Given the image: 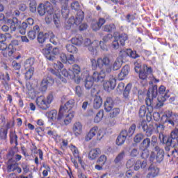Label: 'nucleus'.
I'll list each match as a JSON object with an SVG mask.
<instances>
[{
    "label": "nucleus",
    "instance_id": "obj_1",
    "mask_svg": "<svg viewBox=\"0 0 178 178\" xmlns=\"http://www.w3.org/2000/svg\"><path fill=\"white\" fill-rule=\"evenodd\" d=\"M168 92L169 90H166V87L163 85L159 88V93L158 86L154 85L149 88L147 93V98L145 99L147 106L159 109V108L163 106V102H165L170 97Z\"/></svg>",
    "mask_w": 178,
    "mask_h": 178
},
{
    "label": "nucleus",
    "instance_id": "obj_2",
    "mask_svg": "<svg viewBox=\"0 0 178 178\" xmlns=\"http://www.w3.org/2000/svg\"><path fill=\"white\" fill-rule=\"evenodd\" d=\"M75 105L76 100L71 99L63 106H60L58 111V120H62V119H64L63 122L65 126L70 124L72 123V120H73V118H74V112L71 111L74 108Z\"/></svg>",
    "mask_w": 178,
    "mask_h": 178
},
{
    "label": "nucleus",
    "instance_id": "obj_3",
    "mask_svg": "<svg viewBox=\"0 0 178 178\" xmlns=\"http://www.w3.org/2000/svg\"><path fill=\"white\" fill-rule=\"evenodd\" d=\"M91 66L92 70H97V69H104L106 67V70H102L101 72L104 73H111L112 72V67L109 65L111 63V60L107 57L104 56L103 58H98L97 60L95 58L90 59Z\"/></svg>",
    "mask_w": 178,
    "mask_h": 178
},
{
    "label": "nucleus",
    "instance_id": "obj_4",
    "mask_svg": "<svg viewBox=\"0 0 178 178\" xmlns=\"http://www.w3.org/2000/svg\"><path fill=\"white\" fill-rule=\"evenodd\" d=\"M106 74L104 72H94L92 76L88 75L84 80V86L86 90H91L94 83H102L105 80Z\"/></svg>",
    "mask_w": 178,
    "mask_h": 178
},
{
    "label": "nucleus",
    "instance_id": "obj_5",
    "mask_svg": "<svg viewBox=\"0 0 178 178\" xmlns=\"http://www.w3.org/2000/svg\"><path fill=\"white\" fill-rule=\"evenodd\" d=\"M71 9L76 10L77 13L76 18H74V17L69 18L67 21L69 26H73V24L79 26L81 24L82 22L84 20V12L80 9V3L79 1H74L71 4Z\"/></svg>",
    "mask_w": 178,
    "mask_h": 178
},
{
    "label": "nucleus",
    "instance_id": "obj_6",
    "mask_svg": "<svg viewBox=\"0 0 178 178\" xmlns=\"http://www.w3.org/2000/svg\"><path fill=\"white\" fill-rule=\"evenodd\" d=\"M54 101V92L48 94L47 97L44 96H39L36 98L35 102L38 108L42 111H47L51 106V104Z\"/></svg>",
    "mask_w": 178,
    "mask_h": 178
},
{
    "label": "nucleus",
    "instance_id": "obj_7",
    "mask_svg": "<svg viewBox=\"0 0 178 178\" xmlns=\"http://www.w3.org/2000/svg\"><path fill=\"white\" fill-rule=\"evenodd\" d=\"M136 129V124H132L128 131L127 130H122L116 139L117 145H123V144H124V141L127 140V137L130 138L133 134H134Z\"/></svg>",
    "mask_w": 178,
    "mask_h": 178
},
{
    "label": "nucleus",
    "instance_id": "obj_8",
    "mask_svg": "<svg viewBox=\"0 0 178 178\" xmlns=\"http://www.w3.org/2000/svg\"><path fill=\"white\" fill-rule=\"evenodd\" d=\"M42 54L50 62H54L56 59V55L59 54V49L54 47L52 49V44H47L46 47L42 49Z\"/></svg>",
    "mask_w": 178,
    "mask_h": 178
},
{
    "label": "nucleus",
    "instance_id": "obj_9",
    "mask_svg": "<svg viewBox=\"0 0 178 178\" xmlns=\"http://www.w3.org/2000/svg\"><path fill=\"white\" fill-rule=\"evenodd\" d=\"M135 65V72L136 73H139V79L143 80V81H147V79H148V76L152 74V67H148V65H145L143 66V69H141V65L137 63H134Z\"/></svg>",
    "mask_w": 178,
    "mask_h": 178
},
{
    "label": "nucleus",
    "instance_id": "obj_10",
    "mask_svg": "<svg viewBox=\"0 0 178 178\" xmlns=\"http://www.w3.org/2000/svg\"><path fill=\"white\" fill-rule=\"evenodd\" d=\"M13 45H19V42L17 40H13L10 44H6L5 42H0V51H1V55L4 58H8V56H12L13 52H15V48Z\"/></svg>",
    "mask_w": 178,
    "mask_h": 178
},
{
    "label": "nucleus",
    "instance_id": "obj_11",
    "mask_svg": "<svg viewBox=\"0 0 178 178\" xmlns=\"http://www.w3.org/2000/svg\"><path fill=\"white\" fill-rule=\"evenodd\" d=\"M47 38H49V41L51 44H54V45L58 44V42H56V37H55V35H54V33L52 32H49L48 33L40 32L38 35V42L40 44H44V42L47 41Z\"/></svg>",
    "mask_w": 178,
    "mask_h": 178
},
{
    "label": "nucleus",
    "instance_id": "obj_12",
    "mask_svg": "<svg viewBox=\"0 0 178 178\" xmlns=\"http://www.w3.org/2000/svg\"><path fill=\"white\" fill-rule=\"evenodd\" d=\"M155 107H151L150 106H141L139 109V116L140 118H145L146 116V120L147 122H151L152 120V109Z\"/></svg>",
    "mask_w": 178,
    "mask_h": 178
},
{
    "label": "nucleus",
    "instance_id": "obj_13",
    "mask_svg": "<svg viewBox=\"0 0 178 178\" xmlns=\"http://www.w3.org/2000/svg\"><path fill=\"white\" fill-rule=\"evenodd\" d=\"M83 47H86L94 56L98 55V43L97 41H91V39L86 38L83 41Z\"/></svg>",
    "mask_w": 178,
    "mask_h": 178
},
{
    "label": "nucleus",
    "instance_id": "obj_14",
    "mask_svg": "<svg viewBox=\"0 0 178 178\" xmlns=\"http://www.w3.org/2000/svg\"><path fill=\"white\" fill-rule=\"evenodd\" d=\"M54 70L52 68H50L49 70V72L51 74L58 77L60 80H62L63 81H65V79L62 77V75L60 74V72L62 71V69H63V64L60 61H58L57 63L54 64Z\"/></svg>",
    "mask_w": 178,
    "mask_h": 178
},
{
    "label": "nucleus",
    "instance_id": "obj_15",
    "mask_svg": "<svg viewBox=\"0 0 178 178\" xmlns=\"http://www.w3.org/2000/svg\"><path fill=\"white\" fill-rule=\"evenodd\" d=\"M140 127H142L143 131L145 132V135L147 137H151V136H152V133L155 130L154 125L151 124L148 125L145 120H143L139 122L138 128L140 129Z\"/></svg>",
    "mask_w": 178,
    "mask_h": 178
},
{
    "label": "nucleus",
    "instance_id": "obj_16",
    "mask_svg": "<svg viewBox=\"0 0 178 178\" xmlns=\"http://www.w3.org/2000/svg\"><path fill=\"white\" fill-rule=\"evenodd\" d=\"M127 56L131 58L132 59H137V58H140V55L137 54V51H133L131 49L121 50L120 51V57L118 58H121V59H123V58H127Z\"/></svg>",
    "mask_w": 178,
    "mask_h": 178
},
{
    "label": "nucleus",
    "instance_id": "obj_17",
    "mask_svg": "<svg viewBox=\"0 0 178 178\" xmlns=\"http://www.w3.org/2000/svg\"><path fill=\"white\" fill-rule=\"evenodd\" d=\"M15 170H17L19 174L22 173V168L19 167V163L13 158L9 159L7 163V171L10 173Z\"/></svg>",
    "mask_w": 178,
    "mask_h": 178
},
{
    "label": "nucleus",
    "instance_id": "obj_18",
    "mask_svg": "<svg viewBox=\"0 0 178 178\" xmlns=\"http://www.w3.org/2000/svg\"><path fill=\"white\" fill-rule=\"evenodd\" d=\"M114 39L117 40L120 42V45L124 47L126 45V41L129 40V35L125 33H119L118 32L114 33Z\"/></svg>",
    "mask_w": 178,
    "mask_h": 178
},
{
    "label": "nucleus",
    "instance_id": "obj_19",
    "mask_svg": "<svg viewBox=\"0 0 178 178\" xmlns=\"http://www.w3.org/2000/svg\"><path fill=\"white\" fill-rule=\"evenodd\" d=\"M54 83H55V81H54V79L49 76H47V78L43 79L40 84L41 91L42 92H45V91L48 90V86H53Z\"/></svg>",
    "mask_w": 178,
    "mask_h": 178
},
{
    "label": "nucleus",
    "instance_id": "obj_20",
    "mask_svg": "<svg viewBox=\"0 0 178 178\" xmlns=\"http://www.w3.org/2000/svg\"><path fill=\"white\" fill-rule=\"evenodd\" d=\"M159 140L161 143L165 144L166 146L165 147V151H170V147H172V138H169L168 136H165L162 134H159Z\"/></svg>",
    "mask_w": 178,
    "mask_h": 178
},
{
    "label": "nucleus",
    "instance_id": "obj_21",
    "mask_svg": "<svg viewBox=\"0 0 178 178\" xmlns=\"http://www.w3.org/2000/svg\"><path fill=\"white\" fill-rule=\"evenodd\" d=\"M97 134V137L101 136V134L98 133V127L95 126L90 129L89 132L85 136L86 141H91L94 137Z\"/></svg>",
    "mask_w": 178,
    "mask_h": 178
},
{
    "label": "nucleus",
    "instance_id": "obj_22",
    "mask_svg": "<svg viewBox=\"0 0 178 178\" xmlns=\"http://www.w3.org/2000/svg\"><path fill=\"white\" fill-rule=\"evenodd\" d=\"M103 87L105 91H111V90H114L116 87V79L113 78L108 81H105L103 83Z\"/></svg>",
    "mask_w": 178,
    "mask_h": 178
},
{
    "label": "nucleus",
    "instance_id": "obj_23",
    "mask_svg": "<svg viewBox=\"0 0 178 178\" xmlns=\"http://www.w3.org/2000/svg\"><path fill=\"white\" fill-rule=\"evenodd\" d=\"M69 148L70 151H72L74 157L78 159V162L80 163V165H83V159H81V157L80 156V152H79V149H77V147L71 144L69 146Z\"/></svg>",
    "mask_w": 178,
    "mask_h": 178
},
{
    "label": "nucleus",
    "instance_id": "obj_24",
    "mask_svg": "<svg viewBox=\"0 0 178 178\" xmlns=\"http://www.w3.org/2000/svg\"><path fill=\"white\" fill-rule=\"evenodd\" d=\"M38 33H40V26L35 25L33 30L28 32V38H29V40H31V41H33V40H35V38L37 37V34H38Z\"/></svg>",
    "mask_w": 178,
    "mask_h": 178
},
{
    "label": "nucleus",
    "instance_id": "obj_25",
    "mask_svg": "<svg viewBox=\"0 0 178 178\" xmlns=\"http://www.w3.org/2000/svg\"><path fill=\"white\" fill-rule=\"evenodd\" d=\"M72 131L75 136H80V134L83 133V125L81 124V122H74L72 127Z\"/></svg>",
    "mask_w": 178,
    "mask_h": 178
},
{
    "label": "nucleus",
    "instance_id": "obj_26",
    "mask_svg": "<svg viewBox=\"0 0 178 178\" xmlns=\"http://www.w3.org/2000/svg\"><path fill=\"white\" fill-rule=\"evenodd\" d=\"M101 155V149L97 147L95 149H92L88 154V158L90 161H94V159H97L98 156Z\"/></svg>",
    "mask_w": 178,
    "mask_h": 178
},
{
    "label": "nucleus",
    "instance_id": "obj_27",
    "mask_svg": "<svg viewBox=\"0 0 178 178\" xmlns=\"http://www.w3.org/2000/svg\"><path fill=\"white\" fill-rule=\"evenodd\" d=\"M154 149L156 152V160L157 162H162L163 158H165V152L163 149H161L159 146H156Z\"/></svg>",
    "mask_w": 178,
    "mask_h": 178
},
{
    "label": "nucleus",
    "instance_id": "obj_28",
    "mask_svg": "<svg viewBox=\"0 0 178 178\" xmlns=\"http://www.w3.org/2000/svg\"><path fill=\"white\" fill-rule=\"evenodd\" d=\"M1 79L3 80V86L6 90H9L10 88V84L9 81H10V76H9L8 72H6L1 75Z\"/></svg>",
    "mask_w": 178,
    "mask_h": 178
},
{
    "label": "nucleus",
    "instance_id": "obj_29",
    "mask_svg": "<svg viewBox=\"0 0 178 178\" xmlns=\"http://www.w3.org/2000/svg\"><path fill=\"white\" fill-rule=\"evenodd\" d=\"M113 105H115V102L112 97H107L106 102H104V109L106 112H111L113 108Z\"/></svg>",
    "mask_w": 178,
    "mask_h": 178
},
{
    "label": "nucleus",
    "instance_id": "obj_30",
    "mask_svg": "<svg viewBox=\"0 0 178 178\" xmlns=\"http://www.w3.org/2000/svg\"><path fill=\"white\" fill-rule=\"evenodd\" d=\"M149 172L147 175V178H154L156 177L159 175V169L158 168L154 167L151 165L149 167Z\"/></svg>",
    "mask_w": 178,
    "mask_h": 178
},
{
    "label": "nucleus",
    "instance_id": "obj_31",
    "mask_svg": "<svg viewBox=\"0 0 178 178\" xmlns=\"http://www.w3.org/2000/svg\"><path fill=\"white\" fill-rule=\"evenodd\" d=\"M129 74V66H124L120 73L118 74V79L120 81L124 80L126 76Z\"/></svg>",
    "mask_w": 178,
    "mask_h": 178
},
{
    "label": "nucleus",
    "instance_id": "obj_32",
    "mask_svg": "<svg viewBox=\"0 0 178 178\" xmlns=\"http://www.w3.org/2000/svg\"><path fill=\"white\" fill-rule=\"evenodd\" d=\"M10 137V144H15L16 146L19 145L17 143V135L16 134V131H10L9 134Z\"/></svg>",
    "mask_w": 178,
    "mask_h": 178
},
{
    "label": "nucleus",
    "instance_id": "obj_33",
    "mask_svg": "<svg viewBox=\"0 0 178 178\" xmlns=\"http://www.w3.org/2000/svg\"><path fill=\"white\" fill-rule=\"evenodd\" d=\"M102 106V97L101 96H95L93 101V107L95 109H99Z\"/></svg>",
    "mask_w": 178,
    "mask_h": 178
},
{
    "label": "nucleus",
    "instance_id": "obj_34",
    "mask_svg": "<svg viewBox=\"0 0 178 178\" xmlns=\"http://www.w3.org/2000/svg\"><path fill=\"white\" fill-rule=\"evenodd\" d=\"M149 145H151V139H149V138H146L143 139L139 148L140 149H148V148H149Z\"/></svg>",
    "mask_w": 178,
    "mask_h": 178
},
{
    "label": "nucleus",
    "instance_id": "obj_35",
    "mask_svg": "<svg viewBox=\"0 0 178 178\" xmlns=\"http://www.w3.org/2000/svg\"><path fill=\"white\" fill-rule=\"evenodd\" d=\"M83 36L81 35H76L74 38L71 39L72 44L74 45H81L83 44Z\"/></svg>",
    "mask_w": 178,
    "mask_h": 178
},
{
    "label": "nucleus",
    "instance_id": "obj_36",
    "mask_svg": "<svg viewBox=\"0 0 178 178\" xmlns=\"http://www.w3.org/2000/svg\"><path fill=\"white\" fill-rule=\"evenodd\" d=\"M34 62H35V60L33 57H31L26 59L24 64V69L26 70L34 69V67H33V65H34Z\"/></svg>",
    "mask_w": 178,
    "mask_h": 178
},
{
    "label": "nucleus",
    "instance_id": "obj_37",
    "mask_svg": "<svg viewBox=\"0 0 178 178\" xmlns=\"http://www.w3.org/2000/svg\"><path fill=\"white\" fill-rule=\"evenodd\" d=\"M44 8L47 15H54V6H52V4L50 2L47 1L44 4Z\"/></svg>",
    "mask_w": 178,
    "mask_h": 178
},
{
    "label": "nucleus",
    "instance_id": "obj_38",
    "mask_svg": "<svg viewBox=\"0 0 178 178\" xmlns=\"http://www.w3.org/2000/svg\"><path fill=\"white\" fill-rule=\"evenodd\" d=\"M8 23L10 24L11 31H16V24L19 23V19L17 17H13L12 19H8Z\"/></svg>",
    "mask_w": 178,
    "mask_h": 178
},
{
    "label": "nucleus",
    "instance_id": "obj_39",
    "mask_svg": "<svg viewBox=\"0 0 178 178\" xmlns=\"http://www.w3.org/2000/svg\"><path fill=\"white\" fill-rule=\"evenodd\" d=\"M123 65V59L122 58H118L113 65V70H119L120 67H122V65Z\"/></svg>",
    "mask_w": 178,
    "mask_h": 178
},
{
    "label": "nucleus",
    "instance_id": "obj_40",
    "mask_svg": "<svg viewBox=\"0 0 178 178\" xmlns=\"http://www.w3.org/2000/svg\"><path fill=\"white\" fill-rule=\"evenodd\" d=\"M115 30L116 26H115V24H109L103 26V31L106 33H112V31H115Z\"/></svg>",
    "mask_w": 178,
    "mask_h": 178
},
{
    "label": "nucleus",
    "instance_id": "obj_41",
    "mask_svg": "<svg viewBox=\"0 0 178 178\" xmlns=\"http://www.w3.org/2000/svg\"><path fill=\"white\" fill-rule=\"evenodd\" d=\"M109 116L111 119H114L115 118H118L119 115L120 114V108H111V110L109 111Z\"/></svg>",
    "mask_w": 178,
    "mask_h": 178
},
{
    "label": "nucleus",
    "instance_id": "obj_42",
    "mask_svg": "<svg viewBox=\"0 0 178 178\" xmlns=\"http://www.w3.org/2000/svg\"><path fill=\"white\" fill-rule=\"evenodd\" d=\"M131 90V83H128L123 92V97L125 99H129V95H130V91Z\"/></svg>",
    "mask_w": 178,
    "mask_h": 178
},
{
    "label": "nucleus",
    "instance_id": "obj_43",
    "mask_svg": "<svg viewBox=\"0 0 178 178\" xmlns=\"http://www.w3.org/2000/svg\"><path fill=\"white\" fill-rule=\"evenodd\" d=\"M27 27H29V24H27V22H22L19 26V32L20 33V34L24 35V34H26Z\"/></svg>",
    "mask_w": 178,
    "mask_h": 178
},
{
    "label": "nucleus",
    "instance_id": "obj_44",
    "mask_svg": "<svg viewBox=\"0 0 178 178\" xmlns=\"http://www.w3.org/2000/svg\"><path fill=\"white\" fill-rule=\"evenodd\" d=\"M102 118H104V110H99L95 117V123H99L102 120Z\"/></svg>",
    "mask_w": 178,
    "mask_h": 178
},
{
    "label": "nucleus",
    "instance_id": "obj_45",
    "mask_svg": "<svg viewBox=\"0 0 178 178\" xmlns=\"http://www.w3.org/2000/svg\"><path fill=\"white\" fill-rule=\"evenodd\" d=\"M66 49L67 52H70V54H77V52H79L77 47L73 46L72 44H67Z\"/></svg>",
    "mask_w": 178,
    "mask_h": 178
},
{
    "label": "nucleus",
    "instance_id": "obj_46",
    "mask_svg": "<svg viewBox=\"0 0 178 178\" xmlns=\"http://www.w3.org/2000/svg\"><path fill=\"white\" fill-rule=\"evenodd\" d=\"M58 111L56 110H51L48 113V116L51 120H55L56 119L58 120Z\"/></svg>",
    "mask_w": 178,
    "mask_h": 178
},
{
    "label": "nucleus",
    "instance_id": "obj_47",
    "mask_svg": "<svg viewBox=\"0 0 178 178\" xmlns=\"http://www.w3.org/2000/svg\"><path fill=\"white\" fill-rule=\"evenodd\" d=\"M60 141H61V143L60 144V147L62 149H67L70 145H69V140L67 139H60Z\"/></svg>",
    "mask_w": 178,
    "mask_h": 178
},
{
    "label": "nucleus",
    "instance_id": "obj_48",
    "mask_svg": "<svg viewBox=\"0 0 178 178\" xmlns=\"http://www.w3.org/2000/svg\"><path fill=\"white\" fill-rule=\"evenodd\" d=\"M69 13H70L69 7L67 6L62 7L61 15L63 17H64V19H67V17H69Z\"/></svg>",
    "mask_w": 178,
    "mask_h": 178
},
{
    "label": "nucleus",
    "instance_id": "obj_49",
    "mask_svg": "<svg viewBox=\"0 0 178 178\" xmlns=\"http://www.w3.org/2000/svg\"><path fill=\"white\" fill-rule=\"evenodd\" d=\"M61 74L63 76H64V77H70V79H72V77H73V71H72V70H69L67 71V70L64 68L61 71Z\"/></svg>",
    "mask_w": 178,
    "mask_h": 178
},
{
    "label": "nucleus",
    "instance_id": "obj_50",
    "mask_svg": "<svg viewBox=\"0 0 178 178\" xmlns=\"http://www.w3.org/2000/svg\"><path fill=\"white\" fill-rule=\"evenodd\" d=\"M33 74H34V68H28V70L25 73L26 80H30L33 77Z\"/></svg>",
    "mask_w": 178,
    "mask_h": 178
},
{
    "label": "nucleus",
    "instance_id": "obj_51",
    "mask_svg": "<svg viewBox=\"0 0 178 178\" xmlns=\"http://www.w3.org/2000/svg\"><path fill=\"white\" fill-rule=\"evenodd\" d=\"M8 38H12V35H10V33H0V43L5 42Z\"/></svg>",
    "mask_w": 178,
    "mask_h": 178
},
{
    "label": "nucleus",
    "instance_id": "obj_52",
    "mask_svg": "<svg viewBox=\"0 0 178 178\" xmlns=\"http://www.w3.org/2000/svg\"><path fill=\"white\" fill-rule=\"evenodd\" d=\"M72 72L73 73V76L76 74H80L81 72V68H80V66H79V65H76V64L73 65Z\"/></svg>",
    "mask_w": 178,
    "mask_h": 178
},
{
    "label": "nucleus",
    "instance_id": "obj_53",
    "mask_svg": "<svg viewBox=\"0 0 178 178\" xmlns=\"http://www.w3.org/2000/svg\"><path fill=\"white\" fill-rule=\"evenodd\" d=\"M47 134L50 137H52V138H54V141H56V143H58V137H59V136L58 135V134H56V131H52V130H49L47 131Z\"/></svg>",
    "mask_w": 178,
    "mask_h": 178
},
{
    "label": "nucleus",
    "instance_id": "obj_54",
    "mask_svg": "<svg viewBox=\"0 0 178 178\" xmlns=\"http://www.w3.org/2000/svg\"><path fill=\"white\" fill-rule=\"evenodd\" d=\"M8 138V131L7 129H3V128L0 129V140H6Z\"/></svg>",
    "mask_w": 178,
    "mask_h": 178
},
{
    "label": "nucleus",
    "instance_id": "obj_55",
    "mask_svg": "<svg viewBox=\"0 0 178 178\" xmlns=\"http://www.w3.org/2000/svg\"><path fill=\"white\" fill-rule=\"evenodd\" d=\"M143 139H144V134H137L134 138V143H136V144H138V143H141V140H143Z\"/></svg>",
    "mask_w": 178,
    "mask_h": 178
},
{
    "label": "nucleus",
    "instance_id": "obj_56",
    "mask_svg": "<svg viewBox=\"0 0 178 178\" xmlns=\"http://www.w3.org/2000/svg\"><path fill=\"white\" fill-rule=\"evenodd\" d=\"M154 127H156V133H160V134H162L161 132L165 130V126L162 124H154Z\"/></svg>",
    "mask_w": 178,
    "mask_h": 178
},
{
    "label": "nucleus",
    "instance_id": "obj_57",
    "mask_svg": "<svg viewBox=\"0 0 178 178\" xmlns=\"http://www.w3.org/2000/svg\"><path fill=\"white\" fill-rule=\"evenodd\" d=\"M75 93L76 94L77 97H83L84 94V91L83 90V88L80 86H78L75 88Z\"/></svg>",
    "mask_w": 178,
    "mask_h": 178
},
{
    "label": "nucleus",
    "instance_id": "obj_58",
    "mask_svg": "<svg viewBox=\"0 0 178 178\" xmlns=\"http://www.w3.org/2000/svg\"><path fill=\"white\" fill-rule=\"evenodd\" d=\"M38 12L40 16H44V15H45L46 11H45V7H44V4L40 3L38 6Z\"/></svg>",
    "mask_w": 178,
    "mask_h": 178
},
{
    "label": "nucleus",
    "instance_id": "obj_59",
    "mask_svg": "<svg viewBox=\"0 0 178 178\" xmlns=\"http://www.w3.org/2000/svg\"><path fill=\"white\" fill-rule=\"evenodd\" d=\"M107 159H108L106 158V156H105V154H103V155H101V156L99 157V159H98L97 163H101V165H102V166H104V165L105 163H106Z\"/></svg>",
    "mask_w": 178,
    "mask_h": 178
},
{
    "label": "nucleus",
    "instance_id": "obj_60",
    "mask_svg": "<svg viewBox=\"0 0 178 178\" xmlns=\"http://www.w3.org/2000/svg\"><path fill=\"white\" fill-rule=\"evenodd\" d=\"M91 29L93 30V31H98L99 30H101L99 24L97 21L92 22Z\"/></svg>",
    "mask_w": 178,
    "mask_h": 178
},
{
    "label": "nucleus",
    "instance_id": "obj_61",
    "mask_svg": "<svg viewBox=\"0 0 178 178\" xmlns=\"http://www.w3.org/2000/svg\"><path fill=\"white\" fill-rule=\"evenodd\" d=\"M11 66L14 70H20L22 67L20 63H17L16 60L12 62Z\"/></svg>",
    "mask_w": 178,
    "mask_h": 178
},
{
    "label": "nucleus",
    "instance_id": "obj_62",
    "mask_svg": "<svg viewBox=\"0 0 178 178\" xmlns=\"http://www.w3.org/2000/svg\"><path fill=\"white\" fill-rule=\"evenodd\" d=\"M140 150L143 151L140 155L141 158H143V159H147V158L149 156V150H148V149Z\"/></svg>",
    "mask_w": 178,
    "mask_h": 178
},
{
    "label": "nucleus",
    "instance_id": "obj_63",
    "mask_svg": "<svg viewBox=\"0 0 178 178\" xmlns=\"http://www.w3.org/2000/svg\"><path fill=\"white\" fill-rule=\"evenodd\" d=\"M29 8L31 12L34 13V12L37 11V3L35 1H32L29 3Z\"/></svg>",
    "mask_w": 178,
    "mask_h": 178
},
{
    "label": "nucleus",
    "instance_id": "obj_64",
    "mask_svg": "<svg viewBox=\"0 0 178 178\" xmlns=\"http://www.w3.org/2000/svg\"><path fill=\"white\" fill-rule=\"evenodd\" d=\"M124 157V151H122L115 158V163L120 162V161H122V159H123Z\"/></svg>",
    "mask_w": 178,
    "mask_h": 178
}]
</instances>
